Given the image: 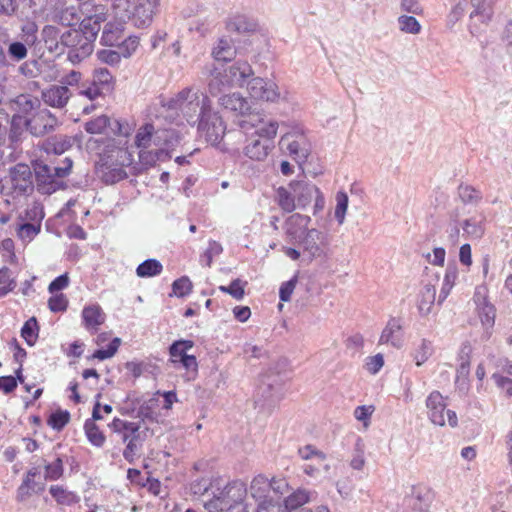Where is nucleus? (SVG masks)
<instances>
[{
  "instance_id": "f257e3e1",
  "label": "nucleus",
  "mask_w": 512,
  "mask_h": 512,
  "mask_svg": "<svg viewBox=\"0 0 512 512\" xmlns=\"http://www.w3.org/2000/svg\"><path fill=\"white\" fill-rule=\"evenodd\" d=\"M102 21V15L89 16L82 20L78 29H64L63 54H67L72 64H78L91 55Z\"/></svg>"
},
{
  "instance_id": "f03ea898",
  "label": "nucleus",
  "mask_w": 512,
  "mask_h": 512,
  "mask_svg": "<svg viewBox=\"0 0 512 512\" xmlns=\"http://www.w3.org/2000/svg\"><path fill=\"white\" fill-rule=\"evenodd\" d=\"M251 120H243L240 123L242 129L254 127V133L247 138L243 153L254 161H264L274 149V138L277 135L279 124L277 121L268 120L260 116H251Z\"/></svg>"
},
{
  "instance_id": "7ed1b4c3",
  "label": "nucleus",
  "mask_w": 512,
  "mask_h": 512,
  "mask_svg": "<svg viewBox=\"0 0 512 512\" xmlns=\"http://www.w3.org/2000/svg\"><path fill=\"white\" fill-rule=\"evenodd\" d=\"M162 106L168 110L180 112L192 126L212 109L209 97L192 88H184L174 97L162 100Z\"/></svg>"
},
{
  "instance_id": "20e7f679",
  "label": "nucleus",
  "mask_w": 512,
  "mask_h": 512,
  "mask_svg": "<svg viewBox=\"0 0 512 512\" xmlns=\"http://www.w3.org/2000/svg\"><path fill=\"white\" fill-rule=\"evenodd\" d=\"M73 162L65 158L60 166L49 165L42 160L32 162L37 189L42 194H52L63 187L62 179L71 172Z\"/></svg>"
},
{
  "instance_id": "39448f33",
  "label": "nucleus",
  "mask_w": 512,
  "mask_h": 512,
  "mask_svg": "<svg viewBox=\"0 0 512 512\" xmlns=\"http://www.w3.org/2000/svg\"><path fill=\"white\" fill-rule=\"evenodd\" d=\"M111 429L121 435L123 442L127 445L123 451V457L128 462H133L136 455L145 441L146 432L140 430V424L135 422H128L115 418L110 425Z\"/></svg>"
},
{
  "instance_id": "423d86ee",
  "label": "nucleus",
  "mask_w": 512,
  "mask_h": 512,
  "mask_svg": "<svg viewBox=\"0 0 512 512\" xmlns=\"http://www.w3.org/2000/svg\"><path fill=\"white\" fill-rule=\"evenodd\" d=\"M127 15H115L122 21L130 20L132 24L138 28H146L153 22L160 0H137L132 9L131 0L127 1Z\"/></svg>"
},
{
  "instance_id": "0eeeda50",
  "label": "nucleus",
  "mask_w": 512,
  "mask_h": 512,
  "mask_svg": "<svg viewBox=\"0 0 512 512\" xmlns=\"http://www.w3.org/2000/svg\"><path fill=\"white\" fill-rule=\"evenodd\" d=\"M294 243L298 244L309 260L325 257L329 248L327 234L314 228L305 230Z\"/></svg>"
},
{
  "instance_id": "6e6552de",
  "label": "nucleus",
  "mask_w": 512,
  "mask_h": 512,
  "mask_svg": "<svg viewBox=\"0 0 512 512\" xmlns=\"http://www.w3.org/2000/svg\"><path fill=\"white\" fill-rule=\"evenodd\" d=\"M116 153L117 164L110 160V156L102 158L101 178L106 184L117 183L127 177L124 166L129 165L132 161L131 155L126 149L118 148Z\"/></svg>"
},
{
  "instance_id": "1a4fd4ad",
  "label": "nucleus",
  "mask_w": 512,
  "mask_h": 512,
  "mask_svg": "<svg viewBox=\"0 0 512 512\" xmlns=\"http://www.w3.org/2000/svg\"><path fill=\"white\" fill-rule=\"evenodd\" d=\"M446 403L444 397L439 391L431 392L426 399L427 415L431 422L435 425L444 426L446 417L451 427L457 426V415L452 410L446 411Z\"/></svg>"
},
{
  "instance_id": "9d476101",
  "label": "nucleus",
  "mask_w": 512,
  "mask_h": 512,
  "mask_svg": "<svg viewBox=\"0 0 512 512\" xmlns=\"http://www.w3.org/2000/svg\"><path fill=\"white\" fill-rule=\"evenodd\" d=\"M226 508V512H246L244 500L247 496L246 485L241 481L228 483L223 489L215 490Z\"/></svg>"
},
{
  "instance_id": "9b49d317",
  "label": "nucleus",
  "mask_w": 512,
  "mask_h": 512,
  "mask_svg": "<svg viewBox=\"0 0 512 512\" xmlns=\"http://www.w3.org/2000/svg\"><path fill=\"white\" fill-rule=\"evenodd\" d=\"M198 132L211 145H216L222 140L226 127L222 118L212 109L204 114L197 123Z\"/></svg>"
},
{
  "instance_id": "f8f14e48",
  "label": "nucleus",
  "mask_w": 512,
  "mask_h": 512,
  "mask_svg": "<svg viewBox=\"0 0 512 512\" xmlns=\"http://www.w3.org/2000/svg\"><path fill=\"white\" fill-rule=\"evenodd\" d=\"M279 145L285 148L289 155L299 163L305 161L310 152L309 144L300 128L285 133L281 137Z\"/></svg>"
},
{
  "instance_id": "ddd939ff",
  "label": "nucleus",
  "mask_w": 512,
  "mask_h": 512,
  "mask_svg": "<svg viewBox=\"0 0 512 512\" xmlns=\"http://www.w3.org/2000/svg\"><path fill=\"white\" fill-rule=\"evenodd\" d=\"M57 124V118L48 109H40L30 118H26L27 130L37 137L53 131Z\"/></svg>"
},
{
  "instance_id": "4468645a",
  "label": "nucleus",
  "mask_w": 512,
  "mask_h": 512,
  "mask_svg": "<svg viewBox=\"0 0 512 512\" xmlns=\"http://www.w3.org/2000/svg\"><path fill=\"white\" fill-rule=\"evenodd\" d=\"M10 180L14 192L19 195H28L34 190L33 171L26 164L19 163L11 168Z\"/></svg>"
},
{
  "instance_id": "2eb2a0df",
  "label": "nucleus",
  "mask_w": 512,
  "mask_h": 512,
  "mask_svg": "<svg viewBox=\"0 0 512 512\" xmlns=\"http://www.w3.org/2000/svg\"><path fill=\"white\" fill-rule=\"evenodd\" d=\"M249 94L254 99L275 101L279 98L277 85L272 81H265L263 78L255 77L247 83Z\"/></svg>"
},
{
  "instance_id": "dca6fc26",
  "label": "nucleus",
  "mask_w": 512,
  "mask_h": 512,
  "mask_svg": "<svg viewBox=\"0 0 512 512\" xmlns=\"http://www.w3.org/2000/svg\"><path fill=\"white\" fill-rule=\"evenodd\" d=\"M318 493L315 490L298 488L289 494L283 501V505L278 507L279 512H293L305 504L316 501Z\"/></svg>"
},
{
  "instance_id": "f3484780",
  "label": "nucleus",
  "mask_w": 512,
  "mask_h": 512,
  "mask_svg": "<svg viewBox=\"0 0 512 512\" xmlns=\"http://www.w3.org/2000/svg\"><path fill=\"white\" fill-rule=\"evenodd\" d=\"M40 41L45 49L54 56L63 55L64 29L54 25H45L40 33Z\"/></svg>"
},
{
  "instance_id": "a211bd4d",
  "label": "nucleus",
  "mask_w": 512,
  "mask_h": 512,
  "mask_svg": "<svg viewBox=\"0 0 512 512\" xmlns=\"http://www.w3.org/2000/svg\"><path fill=\"white\" fill-rule=\"evenodd\" d=\"M162 133L163 131L156 130L153 124L146 123L138 129L135 136V145L139 149H148L152 145L158 147L164 141Z\"/></svg>"
},
{
  "instance_id": "6ab92c4d",
  "label": "nucleus",
  "mask_w": 512,
  "mask_h": 512,
  "mask_svg": "<svg viewBox=\"0 0 512 512\" xmlns=\"http://www.w3.org/2000/svg\"><path fill=\"white\" fill-rule=\"evenodd\" d=\"M379 344H390L397 349L403 346V328L399 318L389 319L380 335Z\"/></svg>"
},
{
  "instance_id": "aec40b11",
  "label": "nucleus",
  "mask_w": 512,
  "mask_h": 512,
  "mask_svg": "<svg viewBox=\"0 0 512 512\" xmlns=\"http://www.w3.org/2000/svg\"><path fill=\"white\" fill-rule=\"evenodd\" d=\"M290 184L300 209H304L312 202L319 189L316 185L305 180H293Z\"/></svg>"
},
{
  "instance_id": "412c9836",
  "label": "nucleus",
  "mask_w": 512,
  "mask_h": 512,
  "mask_svg": "<svg viewBox=\"0 0 512 512\" xmlns=\"http://www.w3.org/2000/svg\"><path fill=\"white\" fill-rule=\"evenodd\" d=\"M71 92L66 86L53 85L42 91V100L45 104L54 108H63L71 97Z\"/></svg>"
},
{
  "instance_id": "4be33fe9",
  "label": "nucleus",
  "mask_w": 512,
  "mask_h": 512,
  "mask_svg": "<svg viewBox=\"0 0 512 512\" xmlns=\"http://www.w3.org/2000/svg\"><path fill=\"white\" fill-rule=\"evenodd\" d=\"M258 394L265 401L273 402L282 395V384L277 375L269 374L263 376L258 387Z\"/></svg>"
},
{
  "instance_id": "5701e85b",
  "label": "nucleus",
  "mask_w": 512,
  "mask_h": 512,
  "mask_svg": "<svg viewBox=\"0 0 512 512\" xmlns=\"http://www.w3.org/2000/svg\"><path fill=\"white\" fill-rule=\"evenodd\" d=\"M224 74L231 86H243L246 79L253 75V70L248 62L237 61L225 69Z\"/></svg>"
},
{
  "instance_id": "b1692460",
  "label": "nucleus",
  "mask_w": 512,
  "mask_h": 512,
  "mask_svg": "<svg viewBox=\"0 0 512 512\" xmlns=\"http://www.w3.org/2000/svg\"><path fill=\"white\" fill-rule=\"evenodd\" d=\"M219 103L225 109L231 110L240 115H248V117L257 116L256 114L250 113L251 106L249 102L247 101V99L243 98L238 93H232L221 96L219 98ZM248 120H251V118H249Z\"/></svg>"
},
{
  "instance_id": "393cba45",
  "label": "nucleus",
  "mask_w": 512,
  "mask_h": 512,
  "mask_svg": "<svg viewBox=\"0 0 512 512\" xmlns=\"http://www.w3.org/2000/svg\"><path fill=\"white\" fill-rule=\"evenodd\" d=\"M310 222L309 216L301 214H292L289 216L285 223L286 234L291 242H295L304 232Z\"/></svg>"
},
{
  "instance_id": "a878e982",
  "label": "nucleus",
  "mask_w": 512,
  "mask_h": 512,
  "mask_svg": "<svg viewBox=\"0 0 512 512\" xmlns=\"http://www.w3.org/2000/svg\"><path fill=\"white\" fill-rule=\"evenodd\" d=\"M474 300L477 305L478 315L483 327L485 329L492 328L496 317V309L494 305L489 303L486 297L481 296L478 293L475 294Z\"/></svg>"
},
{
  "instance_id": "bb28decb",
  "label": "nucleus",
  "mask_w": 512,
  "mask_h": 512,
  "mask_svg": "<svg viewBox=\"0 0 512 512\" xmlns=\"http://www.w3.org/2000/svg\"><path fill=\"white\" fill-rule=\"evenodd\" d=\"M82 318L86 329L96 332L105 321V314L99 305H90L83 309Z\"/></svg>"
},
{
  "instance_id": "cd10ccee",
  "label": "nucleus",
  "mask_w": 512,
  "mask_h": 512,
  "mask_svg": "<svg viewBox=\"0 0 512 512\" xmlns=\"http://www.w3.org/2000/svg\"><path fill=\"white\" fill-rule=\"evenodd\" d=\"M274 200L285 213H291L298 208L290 183L277 188Z\"/></svg>"
},
{
  "instance_id": "c85d7f7f",
  "label": "nucleus",
  "mask_w": 512,
  "mask_h": 512,
  "mask_svg": "<svg viewBox=\"0 0 512 512\" xmlns=\"http://www.w3.org/2000/svg\"><path fill=\"white\" fill-rule=\"evenodd\" d=\"M235 55L236 48L227 38H220L212 49V56L216 61H231Z\"/></svg>"
},
{
  "instance_id": "c756f323",
  "label": "nucleus",
  "mask_w": 512,
  "mask_h": 512,
  "mask_svg": "<svg viewBox=\"0 0 512 512\" xmlns=\"http://www.w3.org/2000/svg\"><path fill=\"white\" fill-rule=\"evenodd\" d=\"M474 10L470 17H478L482 23H488L493 16L494 0H470Z\"/></svg>"
},
{
  "instance_id": "7c9ffc66",
  "label": "nucleus",
  "mask_w": 512,
  "mask_h": 512,
  "mask_svg": "<svg viewBox=\"0 0 512 512\" xmlns=\"http://www.w3.org/2000/svg\"><path fill=\"white\" fill-rule=\"evenodd\" d=\"M49 492L58 505L71 506L79 502V496L60 485H51Z\"/></svg>"
},
{
  "instance_id": "2f4dec72",
  "label": "nucleus",
  "mask_w": 512,
  "mask_h": 512,
  "mask_svg": "<svg viewBox=\"0 0 512 512\" xmlns=\"http://www.w3.org/2000/svg\"><path fill=\"white\" fill-rule=\"evenodd\" d=\"M435 297V287L431 284H426L421 290L418 300V310L422 316H427L431 312Z\"/></svg>"
},
{
  "instance_id": "473e14b6",
  "label": "nucleus",
  "mask_w": 512,
  "mask_h": 512,
  "mask_svg": "<svg viewBox=\"0 0 512 512\" xmlns=\"http://www.w3.org/2000/svg\"><path fill=\"white\" fill-rule=\"evenodd\" d=\"M211 78L208 82V92L216 97L223 93L226 89L232 87L224 72L218 71L216 68L210 72Z\"/></svg>"
},
{
  "instance_id": "72a5a7b5",
  "label": "nucleus",
  "mask_w": 512,
  "mask_h": 512,
  "mask_svg": "<svg viewBox=\"0 0 512 512\" xmlns=\"http://www.w3.org/2000/svg\"><path fill=\"white\" fill-rule=\"evenodd\" d=\"M256 28L257 23L245 15H235L227 22V29L237 33L253 32Z\"/></svg>"
},
{
  "instance_id": "f704fd0d",
  "label": "nucleus",
  "mask_w": 512,
  "mask_h": 512,
  "mask_svg": "<svg viewBox=\"0 0 512 512\" xmlns=\"http://www.w3.org/2000/svg\"><path fill=\"white\" fill-rule=\"evenodd\" d=\"M73 141L70 137L65 135H57L55 137L49 138L45 144V150L54 154H63L69 148L72 147Z\"/></svg>"
},
{
  "instance_id": "c9c22d12",
  "label": "nucleus",
  "mask_w": 512,
  "mask_h": 512,
  "mask_svg": "<svg viewBox=\"0 0 512 512\" xmlns=\"http://www.w3.org/2000/svg\"><path fill=\"white\" fill-rule=\"evenodd\" d=\"M458 277V268L456 264H449L445 271V276L443 280V284L441 287V291L439 294L438 302L442 303L447 296L449 295L451 289L453 288L455 281Z\"/></svg>"
},
{
  "instance_id": "e433bc0d",
  "label": "nucleus",
  "mask_w": 512,
  "mask_h": 512,
  "mask_svg": "<svg viewBox=\"0 0 512 512\" xmlns=\"http://www.w3.org/2000/svg\"><path fill=\"white\" fill-rule=\"evenodd\" d=\"M92 82L105 93H109L113 89V76L106 68L95 69Z\"/></svg>"
},
{
  "instance_id": "4c0bfd02",
  "label": "nucleus",
  "mask_w": 512,
  "mask_h": 512,
  "mask_svg": "<svg viewBox=\"0 0 512 512\" xmlns=\"http://www.w3.org/2000/svg\"><path fill=\"white\" fill-rule=\"evenodd\" d=\"M159 407L158 399L150 398L144 401L137 412V416L144 422L146 420L154 422L158 420L157 408Z\"/></svg>"
},
{
  "instance_id": "58836bf2",
  "label": "nucleus",
  "mask_w": 512,
  "mask_h": 512,
  "mask_svg": "<svg viewBox=\"0 0 512 512\" xmlns=\"http://www.w3.org/2000/svg\"><path fill=\"white\" fill-rule=\"evenodd\" d=\"M163 270L162 264L156 259H147L138 265L136 274L140 278H147L159 275Z\"/></svg>"
},
{
  "instance_id": "ea45409f",
  "label": "nucleus",
  "mask_w": 512,
  "mask_h": 512,
  "mask_svg": "<svg viewBox=\"0 0 512 512\" xmlns=\"http://www.w3.org/2000/svg\"><path fill=\"white\" fill-rule=\"evenodd\" d=\"M464 234L468 238L480 239L484 234V225L482 220H477L474 217L465 219L461 223Z\"/></svg>"
},
{
  "instance_id": "a19ab883",
  "label": "nucleus",
  "mask_w": 512,
  "mask_h": 512,
  "mask_svg": "<svg viewBox=\"0 0 512 512\" xmlns=\"http://www.w3.org/2000/svg\"><path fill=\"white\" fill-rule=\"evenodd\" d=\"M44 216L42 206L38 203H33L24 211V214L19 215V221L41 226Z\"/></svg>"
},
{
  "instance_id": "79ce46f5",
  "label": "nucleus",
  "mask_w": 512,
  "mask_h": 512,
  "mask_svg": "<svg viewBox=\"0 0 512 512\" xmlns=\"http://www.w3.org/2000/svg\"><path fill=\"white\" fill-rule=\"evenodd\" d=\"M458 196L464 204L477 205L482 200V193L470 185H460Z\"/></svg>"
},
{
  "instance_id": "37998d69",
  "label": "nucleus",
  "mask_w": 512,
  "mask_h": 512,
  "mask_svg": "<svg viewBox=\"0 0 512 512\" xmlns=\"http://www.w3.org/2000/svg\"><path fill=\"white\" fill-rule=\"evenodd\" d=\"M298 453L303 460L315 461L318 464L323 465L326 470H329V465L325 463L326 455L315 449L313 446L306 445L303 448H300Z\"/></svg>"
},
{
  "instance_id": "c03bdc74",
  "label": "nucleus",
  "mask_w": 512,
  "mask_h": 512,
  "mask_svg": "<svg viewBox=\"0 0 512 512\" xmlns=\"http://www.w3.org/2000/svg\"><path fill=\"white\" fill-rule=\"evenodd\" d=\"M9 125V139L12 144H16L21 140L23 127H26V118L21 115H14L11 119L9 118Z\"/></svg>"
},
{
  "instance_id": "a18cd8bd",
  "label": "nucleus",
  "mask_w": 512,
  "mask_h": 512,
  "mask_svg": "<svg viewBox=\"0 0 512 512\" xmlns=\"http://www.w3.org/2000/svg\"><path fill=\"white\" fill-rule=\"evenodd\" d=\"M84 429H85V433H86L88 440L94 446H97V447L103 446V444L105 442V436L100 431V429L95 424V422H93V420H86V422L84 424Z\"/></svg>"
},
{
  "instance_id": "49530a36",
  "label": "nucleus",
  "mask_w": 512,
  "mask_h": 512,
  "mask_svg": "<svg viewBox=\"0 0 512 512\" xmlns=\"http://www.w3.org/2000/svg\"><path fill=\"white\" fill-rule=\"evenodd\" d=\"M120 39L121 31L114 24L107 23L101 35V43L106 46H118Z\"/></svg>"
},
{
  "instance_id": "de8ad7c7",
  "label": "nucleus",
  "mask_w": 512,
  "mask_h": 512,
  "mask_svg": "<svg viewBox=\"0 0 512 512\" xmlns=\"http://www.w3.org/2000/svg\"><path fill=\"white\" fill-rule=\"evenodd\" d=\"M17 235L23 242H30L41 231V226L20 222L17 224Z\"/></svg>"
},
{
  "instance_id": "09e8293b",
  "label": "nucleus",
  "mask_w": 512,
  "mask_h": 512,
  "mask_svg": "<svg viewBox=\"0 0 512 512\" xmlns=\"http://www.w3.org/2000/svg\"><path fill=\"white\" fill-rule=\"evenodd\" d=\"M110 118L106 115L98 116L85 123V130L90 134H102L109 129Z\"/></svg>"
},
{
  "instance_id": "8fccbe9b",
  "label": "nucleus",
  "mask_w": 512,
  "mask_h": 512,
  "mask_svg": "<svg viewBox=\"0 0 512 512\" xmlns=\"http://www.w3.org/2000/svg\"><path fill=\"white\" fill-rule=\"evenodd\" d=\"M45 479L49 481H56L63 476L64 466L60 457L56 458L53 462L45 464Z\"/></svg>"
},
{
  "instance_id": "3c124183",
  "label": "nucleus",
  "mask_w": 512,
  "mask_h": 512,
  "mask_svg": "<svg viewBox=\"0 0 512 512\" xmlns=\"http://www.w3.org/2000/svg\"><path fill=\"white\" fill-rule=\"evenodd\" d=\"M432 352H433V349H432L431 342L426 339H422L419 347L416 348L413 353V358L415 360V364L417 366H421L422 364H424L429 359V357L432 355Z\"/></svg>"
},
{
  "instance_id": "603ef678",
  "label": "nucleus",
  "mask_w": 512,
  "mask_h": 512,
  "mask_svg": "<svg viewBox=\"0 0 512 512\" xmlns=\"http://www.w3.org/2000/svg\"><path fill=\"white\" fill-rule=\"evenodd\" d=\"M194 343L190 340L175 341L169 348V352L174 362L180 361L187 355L186 351L193 347Z\"/></svg>"
},
{
  "instance_id": "864d4df0",
  "label": "nucleus",
  "mask_w": 512,
  "mask_h": 512,
  "mask_svg": "<svg viewBox=\"0 0 512 512\" xmlns=\"http://www.w3.org/2000/svg\"><path fill=\"white\" fill-rule=\"evenodd\" d=\"M21 336L24 338L29 346L34 345L38 337V326L37 321L34 317L30 318L25 322L21 329Z\"/></svg>"
},
{
  "instance_id": "5fc2aeb1",
  "label": "nucleus",
  "mask_w": 512,
  "mask_h": 512,
  "mask_svg": "<svg viewBox=\"0 0 512 512\" xmlns=\"http://www.w3.org/2000/svg\"><path fill=\"white\" fill-rule=\"evenodd\" d=\"M335 199V218L339 224H343L345 220L346 211L348 208V195L343 191H339L337 192Z\"/></svg>"
},
{
  "instance_id": "6e6d98bb",
  "label": "nucleus",
  "mask_w": 512,
  "mask_h": 512,
  "mask_svg": "<svg viewBox=\"0 0 512 512\" xmlns=\"http://www.w3.org/2000/svg\"><path fill=\"white\" fill-rule=\"evenodd\" d=\"M222 245L216 241H210L208 248L200 256V263L204 266L210 267L215 256L222 253Z\"/></svg>"
},
{
  "instance_id": "4d7b16f0",
  "label": "nucleus",
  "mask_w": 512,
  "mask_h": 512,
  "mask_svg": "<svg viewBox=\"0 0 512 512\" xmlns=\"http://www.w3.org/2000/svg\"><path fill=\"white\" fill-rule=\"evenodd\" d=\"M98 59L111 66H115L120 63L123 58L122 53H120V48L117 46L116 50L113 49H103L97 52Z\"/></svg>"
},
{
  "instance_id": "13d9d810",
  "label": "nucleus",
  "mask_w": 512,
  "mask_h": 512,
  "mask_svg": "<svg viewBox=\"0 0 512 512\" xmlns=\"http://www.w3.org/2000/svg\"><path fill=\"white\" fill-rule=\"evenodd\" d=\"M37 482L35 479L24 477L21 485L17 489V500L22 502L30 497L36 491Z\"/></svg>"
},
{
  "instance_id": "bf43d9fd",
  "label": "nucleus",
  "mask_w": 512,
  "mask_h": 512,
  "mask_svg": "<svg viewBox=\"0 0 512 512\" xmlns=\"http://www.w3.org/2000/svg\"><path fill=\"white\" fill-rule=\"evenodd\" d=\"M269 488L270 483L268 482V480L263 476H257L251 482V495L254 498H263Z\"/></svg>"
},
{
  "instance_id": "052dcab7",
  "label": "nucleus",
  "mask_w": 512,
  "mask_h": 512,
  "mask_svg": "<svg viewBox=\"0 0 512 512\" xmlns=\"http://www.w3.org/2000/svg\"><path fill=\"white\" fill-rule=\"evenodd\" d=\"M54 20L66 29L71 26L75 20H77V15L74 8H64L56 11Z\"/></svg>"
},
{
  "instance_id": "680f3d73",
  "label": "nucleus",
  "mask_w": 512,
  "mask_h": 512,
  "mask_svg": "<svg viewBox=\"0 0 512 512\" xmlns=\"http://www.w3.org/2000/svg\"><path fill=\"white\" fill-rule=\"evenodd\" d=\"M165 154H166L165 151L161 148L156 149L155 151H153V150L148 151L147 149H140L139 159L143 165L153 166Z\"/></svg>"
},
{
  "instance_id": "e2e57ef3",
  "label": "nucleus",
  "mask_w": 512,
  "mask_h": 512,
  "mask_svg": "<svg viewBox=\"0 0 512 512\" xmlns=\"http://www.w3.org/2000/svg\"><path fill=\"white\" fill-rule=\"evenodd\" d=\"M70 420L68 411H56L48 419V424L55 430L61 431Z\"/></svg>"
},
{
  "instance_id": "0e129e2a",
  "label": "nucleus",
  "mask_w": 512,
  "mask_h": 512,
  "mask_svg": "<svg viewBox=\"0 0 512 512\" xmlns=\"http://www.w3.org/2000/svg\"><path fill=\"white\" fill-rule=\"evenodd\" d=\"M109 129L112 133L118 136L128 137L133 132V127L127 121L118 119H111Z\"/></svg>"
},
{
  "instance_id": "69168bd1",
  "label": "nucleus",
  "mask_w": 512,
  "mask_h": 512,
  "mask_svg": "<svg viewBox=\"0 0 512 512\" xmlns=\"http://www.w3.org/2000/svg\"><path fill=\"white\" fill-rule=\"evenodd\" d=\"M15 103L18 105L20 111L24 113H29L40 105V101L37 98L27 94L19 95Z\"/></svg>"
},
{
  "instance_id": "338daca9",
  "label": "nucleus",
  "mask_w": 512,
  "mask_h": 512,
  "mask_svg": "<svg viewBox=\"0 0 512 512\" xmlns=\"http://www.w3.org/2000/svg\"><path fill=\"white\" fill-rule=\"evenodd\" d=\"M364 465V444L361 439H357L355 443L354 454L350 461V466L355 470H362Z\"/></svg>"
},
{
  "instance_id": "774afa93",
  "label": "nucleus",
  "mask_w": 512,
  "mask_h": 512,
  "mask_svg": "<svg viewBox=\"0 0 512 512\" xmlns=\"http://www.w3.org/2000/svg\"><path fill=\"white\" fill-rule=\"evenodd\" d=\"M400 29L406 33L417 34L420 32L421 26L413 16H400L398 18Z\"/></svg>"
}]
</instances>
